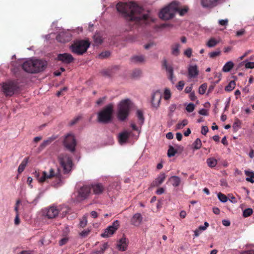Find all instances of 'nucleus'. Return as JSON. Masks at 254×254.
I'll return each mask as SVG.
<instances>
[{
	"mask_svg": "<svg viewBox=\"0 0 254 254\" xmlns=\"http://www.w3.org/2000/svg\"><path fill=\"white\" fill-rule=\"evenodd\" d=\"M117 9L127 20L138 23L149 18L153 20L151 18L149 11L145 10L133 2H119L117 4Z\"/></svg>",
	"mask_w": 254,
	"mask_h": 254,
	"instance_id": "f257e3e1",
	"label": "nucleus"
},
{
	"mask_svg": "<svg viewBox=\"0 0 254 254\" xmlns=\"http://www.w3.org/2000/svg\"><path fill=\"white\" fill-rule=\"evenodd\" d=\"M35 176L40 183H49L55 187H58L63 184L62 176L58 169L51 168L48 171L35 172Z\"/></svg>",
	"mask_w": 254,
	"mask_h": 254,
	"instance_id": "f03ea898",
	"label": "nucleus"
},
{
	"mask_svg": "<svg viewBox=\"0 0 254 254\" xmlns=\"http://www.w3.org/2000/svg\"><path fill=\"white\" fill-rule=\"evenodd\" d=\"M90 46V43L88 40H76L69 46V49L72 53L81 56L87 52Z\"/></svg>",
	"mask_w": 254,
	"mask_h": 254,
	"instance_id": "7ed1b4c3",
	"label": "nucleus"
},
{
	"mask_svg": "<svg viewBox=\"0 0 254 254\" xmlns=\"http://www.w3.org/2000/svg\"><path fill=\"white\" fill-rule=\"evenodd\" d=\"M132 105L129 99L122 100L118 105L117 117L120 121H124L128 117Z\"/></svg>",
	"mask_w": 254,
	"mask_h": 254,
	"instance_id": "20e7f679",
	"label": "nucleus"
},
{
	"mask_svg": "<svg viewBox=\"0 0 254 254\" xmlns=\"http://www.w3.org/2000/svg\"><path fill=\"white\" fill-rule=\"evenodd\" d=\"M178 10V3L176 1L172 2L160 11L159 16L163 20H169L174 17Z\"/></svg>",
	"mask_w": 254,
	"mask_h": 254,
	"instance_id": "39448f33",
	"label": "nucleus"
},
{
	"mask_svg": "<svg viewBox=\"0 0 254 254\" xmlns=\"http://www.w3.org/2000/svg\"><path fill=\"white\" fill-rule=\"evenodd\" d=\"M113 114V106L109 104L98 113V121L103 124L108 123L112 120Z\"/></svg>",
	"mask_w": 254,
	"mask_h": 254,
	"instance_id": "423d86ee",
	"label": "nucleus"
},
{
	"mask_svg": "<svg viewBox=\"0 0 254 254\" xmlns=\"http://www.w3.org/2000/svg\"><path fill=\"white\" fill-rule=\"evenodd\" d=\"M58 160L64 174H67L71 171L73 164L71 158L67 153H60L58 156Z\"/></svg>",
	"mask_w": 254,
	"mask_h": 254,
	"instance_id": "0eeeda50",
	"label": "nucleus"
},
{
	"mask_svg": "<svg viewBox=\"0 0 254 254\" xmlns=\"http://www.w3.org/2000/svg\"><path fill=\"white\" fill-rule=\"evenodd\" d=\"M68 208L66 207H64L60 208L55 206H52L48 208H45L42 210V215L43 216L47 217L49 219H52L55 218L58 216L60 211H62V213L66 214L67 212Z\"/></svg>",
	"mask_w": 254,
	"mask_h": 254,
	"instance_id": "6e6552de",
	"label": "nucleus"
},
{
	"mask_svg": "<svg viewBox=\"0 0 254 254\" xmlns=\"http://www.w3.org/2000/svg\"><path fill=\"white\" fill-rule=\"evenodd\" d=\"M17 88V85L13 81H7L2 84V90L6 96H12Z\"/></svg>",
	"mask_w": 254,
	"mask_h": 254,
	"instance_id": "1a4fd4ad",
	"label": "nucleus"
},
{
	"mask_svg": "<svg viewBox=\"0 0 254 254\" xmlns=\"http://www.w3.org/2000/svg\"><path fill=\"white\" fill-rule=\"evenodd\" d=\"M76 143L74 136L72 134H68L64 140L65 147L69 151L73 152L75 150Z\"/></svg>",
	"mask_w": 254,
	"mask_h": 254,
	"instance_id": "9d476101",
	"label": "nucleus"
},
{
	"mask_svg": "<svg viewBox=\"0 0 254 254\" xmlns=\"http://www.w3.org/2000/svg\"><path fill=\"white\" fill-rule=\"evenodd\" d=\"M91 193V187L89 185H84L81 187L78 191L77 200H83L89 196Z\"/></svg>",
	"mask_w": 254,
	"mask_h": 254,
	"instance_id": "9b49d317",
	"label": "nucleus"
},
{
	"mask_svg": "<svg viewBox=\"0 0 254 254\" xmlns=\"http://www.w3.org/2000/svg\"><path fill=\"white\" fill-rule=\"evenodd\" d=\"M120 222L118 220L115 221L111 225L108 226L104 232L101 234L103 238L109 237L111 236L119 228Z\"/></svg>",
	"mask_w": 254,
	"mask_h": 254,
	"instance_id": "f8f14e48",
	"label": "nucleus"
},
{
	"mask_svg": "<svg viewBox=\"0 0 254 254\" xmlns=\"http://www.w3.org/2000/svg\"><path fill=\"white\" fill-rule=\"evenodd\" d=\"M162 98V93L161 92L157 90L154 91L151 95V104L152 106L157 109L159 106L161 99Z\"/></svg>",
	"mask_w": 254,
	"mask_h": 254,
	"instance_id": "ddd939ff",
	"label": "nucleus"
},
{
	"mask_svg": "<svg viewBox=\"0 0 254 254\" xmlns=\"http://www.w3.org/2000/svg\"><path fill=\"white\" fill-rule=\"evenodd\" d=\"M57 60L65 64L72 63L74 59L73 56L68 53L60 54L58 55Z\"/></svg>",
	"mask_w": 254,
	"mask_h": 254,
	"instance_id": "4468645a",
	"label": "nucleus"
},
{
	"mask_svg": "<svg viewBox=\"0 0 254 254\" xmlns=\"http://www.w3.org/2000/svg\"><path fill=\"white\" fill-rule=\"evenodd\" d=\"M33 63L35 73L44 70L47 65L46 62L41 60L33 59Z\"/></svg>",
	"mask_w": 254,
	"mask_h": 254,
	"instance_id": "2eb2a0df",
	"label": "nucleus"
},
{
	"mask_svg": "<svg viewBox=\"0 0 254 254\" xmlns=\"http://www.w3.org/2000/svg\"><path fill=\"white\" fill-rule=\"evenodd\" d=\"M33 64V59H28L23 64L22 68L27 72L35 73L36 69L34 67Z\"/></svg>",
	"mask_w": 254,
	"mask_h": 254,
	"instance_id": "dca6fc26",
	"label": "nucleus"
},
{
	"mask_svg": "<svg viewBox=\"0 0 254 254\" xmlns=\"http://www.w3.org/2000/svg\"><path fill=\"white\" fill-rule=\"evenodd\" d=\"M71 35L66 32H62L56 37L57 40L60 43H66L68 42L71 38Z\"/></svg>",
	"mask_w": 254,
	"mask_h": 254,
	"instance_id": "f3484780",
	"label": "nucleus"
},
{
	"mask_svg": "<svg viewBox=\"0 0 254 254\" xmlns=\"http://www.w3.org/2000/svg\"><path fill=\"white\" fill-rule=\"evenodd\" d=\"M90 187L91 190H92L94 194L96 195L101 194L105 190L104 186L101 183L94 184Z\"/></svg>",
	"mask_w": 254,
	"mask_h": 254,
	"instance_id": "a211bd4d",
	"label": "nucleus"
},
{
	"mask_svg": "<svg viewBox=\"0 0 254 254\" xmlns=\"http://www.w3.org/2000/svg\"><path fill=\"white\" fill-rule=\"evenodd\" d=\"M131 132L127 130H125L120 133L118 135V140L120 144L122 145L127 142Z\"/></svg>",
	"mask_w": 254,
	"mask_h": 254,
	"instance_id": "6ab92c4d",
	"label": "nucleus"
},
{
	"mask_svg": "<svg viewBox=\"0 0 254 254\" xmlns=\"http://www.w3.org/2000/svg\"><path fill=\"white\" fill-rule=\"evenodd\" d=\"M166 178V175L164 173H161L155 179V180L151 183V186L152 187H158L161 185L164 181Z\"/></svg>",
	"mask_w": 254,
	"mask_h": 254,
	"instance_id": "aec40b11",
	"label": "nucleus"
},
{
	"mask_svg": "<svg viewBox=\"0 0 254 254\" xmlns=\"http://www.w3.org/2000/svg\"><path fill=\"white\" fill-rule=\"evenodd\" d=\"M128 243V240L125 237H123L119 241L117 244V248L120 251H125L127 250Z\"/></svg>",
	"mask_w": 254,
	"mask_h": 254,
	"instance_id": "412c9836",
	"label": "nucleus"
},
{
	"mask_svg": "<svg viewBox=\"0 0 254 254\" xmlns=\"http://www.w3.org/2000/svg\"><path fill=\"white\" fill-rule=\"evenodd\" d=\"M142 220V217L141 215L139 213H137L134 214L131 218L130 223L135 226H138L141 224Z\"/></svg>",
	"mask_w": 254,
	"mask_h": 254,
	"instance_id": "4be33fe9",
	"label": "nucleus"
},
{
	"mask_svg": "<svg viewBox=\"0 0 254 254\" xmlns=\"http://www.w3.org/2000/svg\"><path fill=\"white\" fill-rule=\"evenodd\" d=\"M188 74L190 78H195L198 74V70L196 64L190 65L188 68Z\"/></svg>",
	"mask_w": 254,
	"mask_h": 254,
	"instance_id": "5701e85b",
	"label": "nucleus"
},
{
	"mask_svg": "<svg viewBox=\"0 0 254 254\" xmlns=\"http://www.w3.org/2000/svg\"><path fill=\"white\" fill-rule=\"evenodd\" d=\"M220 0H201V3L203 7H212L216 6Z\"/></svg>",
	"mask_w": 254,
	"mask_h": 254,
	"instance_id": "b1692460",
	"label": "nucleus"
},
{
	"mask_svg": "<svg viewBox=\"0 0 254 254\" xmlns=\"http://www.w3.org/2000/svg\"><path fill=\"white\" fill-rule=\"evenodd\" d=\"M168 182L175 188L179 187L181 183V179L177 176H172L168 179Z\"/></svg>",
	"mask_w": 254,
	"mask_h": 254,
	"instance_id": "393cba45",
	"label": "nucleus"
},
{
	"mask_svg": "<svg viewBox=\"0 0 254 254\" xmlns=\"http://www.w3.org/2000/svg\"><path fill=\"white\" fill-rule=\"evenodd\" d=\"M145 57L142 55L133 56L131 58V61L134 64H142L145 62Z\"/></svg>",
	"mask_w": 254,
	"mask_h": 254,
	"instance_id": "a878e982",
	"label": "nucleus"
},
{
	"mask_svg": "<svg viewBox=\"0 0 254 254\" xmlns=\"http://www.w3.org/2000/svg\"><path fill=\"white\" fill-rule=\"evenodd\" d=\"M234 64L231 61L225 63L222 68V71L224 72H229L234 67Z\"/></svg>",
	"mask_w": 254,
	"mask_h": 254,
	"instance_id": "bb28decb",
	"label": "nucleus"
},
{
	"mask_svg": "<svg viewBox=\"0 0 254 254\" xmlns=\"http://www.w3.org/2000/svg\"><path fill=\"white\" fill-rule=\"evenodd\" d=\"M180 45L178 43H176L171 47V54L175 56H178L180 54Z\"/></svg>",
	"mask_w": 254,
	"mask_h": 254,
	"instance_id": "cd10ccee",
	"label": "nucleus"
},
{
	"mask_svg": "<svg viewBox=\"0 0 254 254\" xmlns=\"http://www.w3.org/2000/svg\"><path fill=\"white\" fill-rule=\"evenodd\" d=\"M28 158H25L23 159V160L20 163V164L19 165V166L18 168L17 171L19 173H21V172H22L23 171L27 164L28 163Z\"/></svg>",
	"mask_w": 254,
	"mask_h": 254,
	"instance_id": "c85d7f7f",
	"label": "nucleus"
},
{
	"mask_svg": "<svg viewBox=\"0 0 254 254\" xmlns=\"http://www.w3.org/2000/svg\"><path fill=\"white\" fill-rule=\"evenodd\" d=\"M219 41L214 38H210L206 43V45L209 48H213L219 43Z\"/></svg>",
	"mask_w": 254,
	"mask_h": 254,
	"instance_id": "c756f323",
	"label": "nucleus"
},
{
	"mask_svg": "<svg viewBox=\"0 0 254 254\" xmlns=\"http://www.w3.org/2000/svg\"><path fill=\"white\" fill-rule=\"evenodd\" d=\"M207 163L209 167L213 168L216 166L217 164V161L216 159L213 158H210L207 159Z\"/></svg>",
	"mask_w": 254,
	"mask_h": 254,
	"instance_id": "7c9ffc66",
	"label": "nucleus"
},
{
	"mask_svg": "<svg viewBox=\"0 0 254 254\" xmlns=\"http://www.w3.org/2000/svg\"><path fill=\"white\" fill-rule=\"evenodd\" d=\"M55 137H50L48 138L47 140H44L42 143L40 145V148L41 149H43L46 146L50 144L54 139Z\"/></svg>",
	"mask_w": 254,
	"mask_h": 254,
	"instance_id": "2f4dec72",
	"label": "nucleus"
},
{
	"mask_svg": "<svg viewBox=\"0 0 254 254\" xmlns=\"http://www.w3.org/2000/svg\"><path fill=\"white\" fill-rule=\"evenodd\" d=\"M201 140L197 138L195 139L194 142L192 143V147L195 149H199L201 147Z\"/></svg>",
	"mask_w": 254,
	"mask_h": 254,
	"instance_id": "473e14b6",
	"label": "nucleus"
},
{
	"mask_svg": "<svg viewBox=\"0 0 254 254\" xmlns=\"http://www.w3.org/2000/svg\"><path fill=\"white\" fill-rule=\"evenodd\" d=\"M188 124V121L186 119L183 120L182 122L178 123L177 125L176 128V129H182L185 126Z\"/></svg>",
	"mask_w": 254,
	"mask_h": 254,
	"instance_id": "72a5a7b5",
	"label": "nucleus"
},
{
	"mask_svg": "<svg viewBox=\"0 0 254 254\" xmlns=\"http://www.w3.org/2000/svg\"><path fill=\"white\" fill-rule=\"evenodd\" d=\"M136 116L140 125H142L144 122V117L142 112L140 110H137L136 112Z\"/></svg>",
	"mask_w": 254,
	"mask_h": 254,
	"instance_id": "f704fd0d",
	"label": "nucleus"
},
{
	"mask_svg": "<svg viewBox=\"0 0 254 254\" xmlns=\"http://www.w3.org/2000/svg\"><path fill=\"white\" fill-rule=\"evenodd\" d=\"M176 108L177 106L175 104H172L169 107L168 116L170 117H172L173 116L174 113L175 111Z\"/></svg>",
	"mask_w": 254,
	"mask_h": 254,
	"instance_id": "c9c22d12",
	"label": "nucleus"
},
{
	"mask_svg": "<svg viewBox=\"0 0 254 254\" xmlns=\"http://www.w3.org/2000/svg\"><path fill=\"white\" fill-rule=\"evenodd\" d=\"M235 82L234 81H231L228 85L226 86L225 90L229 92L231 91L235 88Z\"/></svg>",
	"mask_w": 254,
	"mask_h": 254,
	"instance_id": "e433bc0d",
	"label": "nucleus"
},
{
	"mask_svg": "<svg viewBox=\"0 0 254 254\" xmlns=\"http://www.w3.org/2000/svg\"><path fill=\"white\" fill-rule=\"evenodd\" d=\"M94 40L96 45L101 44L103 42V38L99 34H96L94 36Z\"/></svg>",
	"mask_w": 254,
	"mask_h": 254,
	"instance_id": "4c0bfd02",
	"label": "nucleus"
},
{
	"mask_svg": "<svg viewBox=\"0 0 254 254\" xmlns=\"http://www.w3.org/2000/svg\"><path fill=\"white\" fill-rule=\"evenodd\" d=\"M176 153V150L172 146H170L167 153L168 156L169 157H173Z\"/></svg>",
	"mask_w": 254,
	"mask_h": 254,
	"instance_id": "58836bf2",
	"label": "nucleus"
},
{
	"mask_svg": "<svg viewBox=\"0 0 254 254\" xmlns=\"http://www.w3.org/2000/svg\"><path fill=\"white\" fill-rule=\"evenodd\" d=\"M87 216H88V214H85L82 219L80 221V222H79V225L82 228H83L86 225H87Z\"/></svg>",
	"mask_w": 254,
	"mask_h": 254,
	"instance_id": "ea45409f",
	"label": "nucleus"
},
{
	"mask_svg": "<svg viewBox=\"0 0 254 254\" xmlns=\"http://www.w3.org/2000/svg\"><path fill=\"white\" fill-rule=\"evenodd\" d=\"M166 71L169 74V78L171 80H173V68L171 65H168L165 68Z\"/></svg>",
	"mask_w": 254,
	"mask_h": 254,
	"instance_id": "a19ab883",
	"label": "nucleus"
},
{
	"mask_svg": "<svg viewBox=\"0 0 254 254\" xmlns=\"http://www.w3.org/2000/svg\"><path fill=\"white\" fill-rule=\"evenodd\" d=\"M110 52L109 51H104L100 53L98 55V58L100 59H104L107 58L110 56Z\"/></svg>",
	"mask_w": 254,
	"mask_h": 254,
	"instance_id": "79ce46f5",
	"label": "nucleus"
},
{
	"mask_svg": "<svg viewBox=\"0 0 254 254\" xmlns=\"http://www.w3.org/2000/svg\"><path fill=\"white\" fill-rule=\"evenodd\" d=\"M253 212V210L252 208H247L243 211V215L245 217H247L252 214Z\"/></svg>",
	"mask_w": 254,
	"mask_h": 254,
	"instance_id": "37998d69",
	"label": "nucleus"
},
{
	"mask_svg": "<svg viewBox=\"0 0 254 254\" xmlns=\"http://www.w3.org/2000/svg\"><path fill=\"white\" fill-rule=\"evenodd\" d=\"M217 195L219 200L222 202H226L227 201L228 198L225 194L219 192Z\"/></svg>",
	"mask_w": 254,
	"mask_h": 254,
	"instance_id": "c03bdc74",
	"label": "nucleus"
},
{
	"mask_svg": "<svg viewBox=\"0 0 254 254\" xmlns=\"http://www.w3.org/2000/svg\"><path fill=\"white\" fill-rule=\"evenodd\" d=\"M171 96L170 90L168 88H165L164 93V98L166 100L170 99Z\"/></svg>",
	"mask_w": 254,
	"mask_h": 254,
	"instance_id": "a18cd8bd",
	"label": "nucleus"
},
{
	"mask_svg": "<svg viewBox=\"0 0 254 254\" xmlns=\"http://www.w3.org/2000/svg\"><path fill=\"white\" fill-rule=\"evenodd\" d=\"M243 63H245V66L246 68H254V62H248L247 61H244Z\"/></svg>",
	"mask_w": 254,
	"mask_h": 254,
	"instance_id": "49530a36",
	"label": "nucleus"
},
{
	"mask_svg": "<svg viewBox=\"0 0 254 254\" xmlns=\"http://www.w3.org/2000/svg\"><path fill=\"white\" fill-rule=\"evenodd\" d=\"M207 85L206 84L204 83L201 85L198 89V92L200 94H203L205 93L206 90L207 89Z\"/></svg>",
	"mask_w": 254,
	"mask_h": 254,
	"instance_id": "de8ad7c7",
	"label": "nucleus"
},
{
	"mask_svg": "<svg viewBox=\"0 0 254 254\" xmlns=\"http://www.w3.org/2000/svg\"><path fill=\"white\" fill-rule=\"evenodd\" d=\"M141 74V71L138 69H134L132 73V76L134 78H137L140 76Z\"/></svg>",
	"mask_w": 254,
	"mask_h": 254,
	"instance_id": "09e8293b",
	"label": "nucleus"
},
{
	"mask_svg": "<svg viewBox=\"0 0 254 254\" xmlns=\"http://www.w3.org/2000/svg\"><path fill=\"white\" fill-rule=\"evenodd\" d=\"M194 109V105L192 103L189 104L186 107V110L188 112H192Z\"/></svg>",
	"mask_w": 254,
	"mask_h": 254,
	"instance_id": "8fccbe9b",
	"label": "nucleus"
},
{
	"mask_svg": "<svg viewBox=\"0 0 254 254\" xmlns=\"http://www.w3.org/2000/svg\"><path fill=\"white\" fill-rule=\"evenodd\" d=\"M220 53H221V52L219 50L218 51H214V52L210 53L209 54V56L211 58H214L220 55Z\"/></svg>",
	"mask_w": 254,
	"mask_h": 254,
	"instance_id": "3c124183",
	"label": "nucleus"
},
{
	"mask_svg": "<svg viewBox=\"0 0 254 254\" xmlns=\"http://www.w3.org/2000/svg\"><path fill=\"white\" fill-rule=\"evenodd\" d=\"M184 55L188 58H190L192 55V49L190 48H187L184 51Z\"/></svg>",
	"mask_w": 254,
	"mask_h": 254,
	"instance_id": "603ef678",
	"label": "nucleus"
},
{
	"mask_svg": "<svg viewBox=\"0 0 254 254\" xmlns=\"http://www.w3.org/2000/svg\"><path fill=\"white\" fill-rule=\"evenodd\" d=\"M187 11H188L187 8H184L180 9L179 8V6H178V10L177 11V12H179L180 15H181V16L184 15Z\"/></svg>",
	"mask_w": 254,
	"mask_h": 254,
	"instance_id": "864d4df0",
	"label": "nucleus"
},
{
	"mask_svg": "<svg viewBox=\"0 0 254 254\" xmlns=\"http://www.w3.org/2000/svg\"><path fill=\"white\" fill-rule=\"evenodd\" d=\"M184 85V82L183 81H180L178 83V84L176 86V87L178 90L181 91L183 89Z\"/></svg>",
	"mask_w": 254,
	"mask_h": 254,
	"instance_id": "5fc2aeb1",
	"label": "nucleus"
},
{
	"mask_svg": "<svg viewBox=\"0 0 254 254\" xmlns=\"http://www.w3.org/2000/svg\"><path fill=\"white\" fill-rule=\"evenodd\" d=\"M254 172L251 173V176L249 177L246 178V180L247 181L251 182L252 183H254Z\"/></svg>",
	"mask_w": 254,
	"mask_h": 254,
	"instance_id": "6e6d98bb",
	"label": "nucleus"
},
{
	"mask_svg": "<svg viewBox=\"0 0 254 254\" xmlns=\"http://www.w3.org/2000/svg\"><path fill=\"white\" fill-rule=\"evenodd\" d=\"M219 24L221 26H226L228 23V20L227 19H221L218 21Z\"/></svg>",
	"mask_w": 254,
	"mask_h": 254,
	"instance_id": "4d7b16f0",
	"label": "nucleus"
},
{
	"mask_svg": "<svg viewBox=\"0 0 254 254\" xmlns=\"http://www.w3.org/2000/svg\"><path fill=\"white\" fill-rule=\"evenodd\" d=\"M155 45V44L153 42H150L149 43L145 44L144 46V48L146 50H148L149 49H150V48H151L152 47L154 46Z\"/></svg>",
	"mask_w": 254,
	"mask_h": 254,
	"instance_id": "13d9d810",
	"label": "nucleus"
},
{
	"mask_svg": "<svg viewBox=\"0 0 254 254\" xmlns=\"http://www.w3.org/2000/svg\"><path fill=\"white\" fill-rule=\"evenodd\" d=\"M198 113L200 115H203V116H208V115L207 110L206 109H203V108L200 109Z\"/></svg>",
	"mask_w": 254,
	"mask_h": 254,
	"instance_id": "bf43d9fd",
	"label": "nucleus"
},
{
	"mask_svg": "<svg viewBox=\"0 0 254 254\" xmlns=\"http://www.w3.org/2000/svg\"><path fill=\"white\" fill-rule=\"evenodd\" d=\"M209 223L207 222H205L203 226H200L199 227V229L201 231H204L206 229V228L208 227Z\"/></svg>",
	"mask_w": 254,
	"mask_h": 254,
	"instance_id": "052dcab7",
	"label": "nucleus"
},
{
	"mask_svg": "<svg viewBox=\"0 0 254 254\" xmlns=\"http://www.w3.org/2000/svg\"><path fill=\"white\" fill-rule=\"evenodd\" d=\"M209 129L206 126H202L201 129V133L203 135H206L208 132Z\"/></svg>",
	"mask_w": 254,
	"mask_h": 254,
	"instance_id": "680f3d73",
	"label": "nucleus"
},
{
	"mask_svg": "<svg viewBox=\"0 0 254 254\" xmlns=\"http://www.w3.org/2000/svg\"><path fill=\"white\" fill-rule=\"evenodd\" d=\"M80 118H81L80 116H78V117H76L75 118H74L73 120H72L70 122V126L74 125L80 120Z\"/></svg>",
	"mask_w": 254,
	"mask_h": 254,
	"instance_id": "e2e57ef3",
	"label": "nucleus"
},
{
	"mask_svg": "<svg viewBox=\"0 0 254 254\" xmlns=\"http://www.w3.org/2000/svg\"><path fill=\"white\" fill-rule=\"evenodd\" d=\"M252 52V50H249L247 51L242 56L239 58L240 60H242L245 57H246L248 54Z\"/></svg>",
	"mask_w": 254,
	"mask_h": 254,
	"instance_id": "0e129e2a",
	"label": "nucleus"
},
{
	"mask_svg": "<svg viewBox=\"0 0 254 254\" xmlns=\"http://www.w3.org/2000/svg\"><path fill=\"white\" fill-rule=\"evenodd\" d=\"M165 191V190L163 188H159L156 191V193L158 195H160L163 194Z\"/></svg>",
	"mask_w": 254,
	"mask_h": 254,
	"instance_id": "69168bd1",
	"label": "nucleus"
},
{
	"mask_svg": "<svg viewBox=\"0 0 254 254\" xmlns=\"http://www.w3.org/2000/svg\"><path fill=\"white\" fill-rule=\"evenodd\" d=\"M89 233V230H84L80 233V235L82 237H85L88 235Z\"/></svg>",
	"mask_w": 254,
	"mask_h": 254,
	"instance_id": "338daca9",
	"label": "nucleus"
},
{
	"mask_svg": "<svg viewBox=\"0 0 254 254\" xmlns=\"http://www.w3.org/2000/svg\"><path fill=\"white\" fill-rule=\"evenodd\" d=\"M245 33V30L244 29L238 31L236 32V35L238 37L242 36Z\"/></svg>",
	"mask_w": 254,
	"mask_h": 254,
	"instance_id": "774afa93",
	"label": "nucleus"
}]
</instances>
